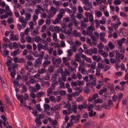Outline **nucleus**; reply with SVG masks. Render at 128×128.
<instances>
[{"mask_svg": "<svg viewBox=\"0 0 128 128\" xmlns=\"http://www.w3.org/2000/svg\"><path fill=\"white\" fill-rule=\"evenodd\" d=\"M80 115H77V116L75 115H72L70 116L71 120H70L72 121V120H74V122L75 124L79 122L80 121L79 118L80 117Z\"/></svg>", "mask_w": 128, "mask_h": 128, "instance_id": "obj_1", "label": "nucleus"}, {"mask_svg": "<svg viewBox=\"0 0 128 128\" xmlns=\"http://www.w3.org/2000/svg\"><path fill=\"white\" fill-rule=\"evenodd\" d=\"M42 59L40 58H38L34 62V67L38 68L40 67V65L42 63Z\"/></svg>", "mask_w": 128, "mask_h": 128, "instance_id": "obj_2", "label": "nucleus"}, {"mask_svg": "<svg viewBox=\"0 0 128 128\" xmlns=\"http://www.w3.org/2000/svg\"><path fill=\"white\" fill-rule=\"evenodd\" d=\"M52 61L53 62V64H55L56 63V66L57 67H59V64H60L61 62V60L60 58H56L54 57L52 58Z\"/></svg>", "mask_w": 128, "mask_h": 128, "instance_id": "obj_3", "label": "nucleus"}, {"mask_svg": "<svg viewBox=\"0 0 128 128\" xmlns=\"http://www.w3.org/2000/svg\"><path fill=\"white\" fill-rule=\"evenodd\" d=\"M96 48H94L93 49H91L89 50H87V51H85V52L86 54H88L90 55H91L92 54L94 53H95L96 51Z\"/></svg>", "mask_w": 128, "mask_h": 128, "instance_id": "obj_4", "label": "nucleus"}, {"mask_svg": "<svg viewBox=\"0 0 128 128\" xmlns=\"http://www.w3.org/2000/svg\"><path fill=\"white\" fill-rule=\"evenodd\" d=\"M21 52V51L19 49H18L11 53L10 54L13 56L14 57L16 56L17 55L19 54Z\"/></svg>", "mask_w": 128, "mask_h": 128, "instance_id": "obj_5", "label": "nucleus"}, {"mask_svg": "<svg viewBox=\"0 0 128 128\" xmlns=\"http://www.w3.org/2000/svg\"><path fill=\"white\" fill-rule=\"evenodd\" d=\"M116 58H120L122 60H123L124 58V54H120L118 51L116 52Z\"/></svg>", "mask_w": 128, "mask_h": 128, "instance_id": "obj_6", "label": "nucleus"}, {"mask_svg": "<svg viewBox=\"0 0 128 128\" xmlns=\"http://www.w3.org/2000/svg\"><path fill=\"white\" fill-rule=\"evenodd\" d=\"M54 66H49L47 70L48 74L53 73L54 72Z\"/></svg>", "mask_w": 128, "mask_h": 128, "instance_id": "obj_7", "label": "nucleus"}, {"mask_svg": "<svg viewBox=\"0 0 128 128\" xmlns=\"http://www.w3.org/2000/svg\"><path fill=\"white\" fill-rule=\"evenodd\" d=\"M46 95L45 93L43 92H40L36 94V97L38 98L42 97Z\"/></svg>", "mask_w": 128, "mask_h": 128, "instance_id": "obj_8", "label": "nucleus"}, {"mask_svg": "<svg viewBox=\"0 0 128 128\" xmlns=\"http://www.w3.org/2000/svg\"><path fill=\"white\" fill-rule=\"evenodd\" d=\"M25 58L28 61H33L34 60V58L32 56L30 55H27L26 57Z\"/></svg>", "mask_w": 128, "mask_h": 128, "instance_id": "obj_9", "label": "nucleus"}, {"mask_svg": "<svg viewBox=\"0 0 128 128\" xmlns=\"http://www.w3.org/2000/svg\"><path fill=\"white\" fill-rule=\"evenodd\" d=\"M96 98V94H93L92 96V98L90 99H88V101L89 102H90L92 101L93 100H94V104L96 103V100H95Z\"/></svg>", "mask_w": 128, "mask_h": 128, "instance_id": "obj_10", "label": "nucleus"}, {"mask_svg": "<svg viewBox=\"0 0 128 128\" xmlns=\"http://www.w3.org/2000/svg\"><path fill=\"white\" fill-rule=\"evenodd\" d=\"M72 34L74 36L76 37L77 36L80 37L81 36V34L80 33H78L77 30H73Z\"/></svg>", "mask_w": 128, "mask_h": 128, "instance_id": "obj_11", "label": "nucleus"}, {"mask_svg": "<svg viewBox=\"0 0 128 128\" xmlns=\"http://www.w3.org/2000/svg\"><path fill=\"white\" fill-rule=\"evenodd\" d=\"M86 16L88 17V15L89 16V17L90 18V20L91 23H92V22L93 21V16L92 14H90V13L87 12L86 14Z\"/></svg>", "mask_w": 128, "mask_h": 128, "instance_id": "obj_12", "label": "nucleus"}, {"mask_svg": "<svg viewBox=\"0 0 128 128\" xmlns=\"http://www.w3.org/2000/svg\"><path fill=\"white\" fill-rule=\"evenodd\" d=\"M6 13L8 14L9 16H12V14L10 10L9 6H7L5 7Z\"/></svg>", "mask_w": 128, "mask_h": 128, "instance_id": "obj_13", "label": "nucleus"}, {"mask_svg": "<svg viewBox=\"0 0 128 128\" xmlns=\"http://www.w3.org/2000/svg\"><path fill=\"white\" fill-rule=\"evenodd\" d=\"M58 84V82L56 80H53L52 83V84L51 87L53 88V89L54 90L55 89V87Z\"/></svg>", "mask_w": 128, "mask_h": 128, "instance_id": "obj_14", "label": "nucleus"}, {"mask_svg": "<svg viewBox=\"0 0 128 128\" xmlns=\"http://www.w3.org/2000/svg\"><path fill=\"white\" fill-rule=\"evenodd\" d=\"M51 63L50 61H48L47 62L46 61H45L42 64V65L44 68H45L48 66Z\"/></svg>", "mask_w": 128, "mask_h": 128, "instance_id": "obj_15", "label": "nucleus"}, {"mask_svg": "<svg viewBox=\"0 0 128 128\" xmlns=\"http://www.w3.org/2000/svg\"><path fill=\"white\" fill-rule=\"evenodd\" d=\"M105 21H103L102 20H100L99 22H98V20H96V26L99 27H100V24H105Z\"/></svg>", "mask_w": 128, "mask_h": 128, "instance_id": "obj_16", "label": "nucleus"}, {"mask_svg": "<svg viewBox=\"0 0 128 128\" xmlns=\"http://www.w3.org/2000/svg\"><path fill=\"white\" fill-rule=\"evenodd\" d=\"M82 3L84 4H88V6H90L91 8H92V4L91 3H89L88 1L87 0H83L82 1Z\"/></svg>", "mask_w": 128, "mask_h": 128, "instance_id": "obj_17", "label": "nucleus"}, {"mask_svg": "<svg viewBox=\"0 0 128 128\" xmlns=\"http://www.w3.org/2000/svg\"><path fill=\"white\" fill-rule=\"evenodd\" d=\"M108 46L111 50H112L115 48L114 46L112 44V43L111 42H110L108 44Z\"/></svg>", "mask_w": 128, "mask_h": 128, "instance_id": "obj_18", "label": "nucleus"}, {"mask_svg": "<svg viewBox=\"0 0 128 128\" xmlns=\"http://www.w3.org/2000/svg\"><path fill=\"white\" fill-rule=\"evenodd\" d=\"M44 46L41 43H39L37 45L38 50V52H40L41 49L43 48Z\"/></svg>", "mask_w": 128, "mask_h": 128, "instance_id": "obj_19", "label": "nucleus"}, {"mask_svg": "<svg viewBox=\"0 0 128 128\" xmlns=\"http://www.w3.org/2000/svg\"><path fill=\"white\" fill-rule=\"evenodd\" d=\"M80 55V54L79 53L77 54L76 55V58H75L74 60L77 62H79L81 60V59L79 56Z\"/></svg>", "mask_w": 128, "mask_h": 128, "instance_id": "obj_20", "label": "nucleus"}, {"mask_svg": "<svg viewBox=\"0 0 128 128\" xmlns=\"http://www.w3.org/2000/svg\"><path fill=\"white\" fill-rule=\"evenodd\" d=\"M109 88L110 90V91L112 93L114 94L115 93V92L114 90V85L113 84H110L109 87Z\"/></svg>", "mask_w": 128, "mask_h": 128, "instance_id": "obj_21", "label": "nucleus"}, {"mask_svg": "<svg viewBox=\"0 0 128 128\" xmlns=\"http://www.w3.org/2000/svg\"><path fill=\"white\" fill-rule=\"evenodd\" d=\"M46 85L49 86L50 85V84L48 82L44 81H42L41 83V86H44Z\"/></svg>", "mask_w": 128, "mask_h": 128, "instance_id": "obj_22", "label": "nucleus"}, {"mask_svg": "<svg viewBox=\"0 0 128 128\" xmlns=\"http://www.w3.org/2000/svg\"><path fill=\"white\" fill-rule=\"evenodd\" d=\"M26 60L24 58H22L18 60V63H23L24 62H26Z\"/></svg>", "mask_w": 128, "mask_h": 128, "instance_id": "obj_23", "label": "nucleus"}, {"mask_svg": "<svg viewBox=\"0 0 128 128\" xmlns=\"http://www.w3.org/2000/svg\"><path fill=\"white\" fill-rule=\"evenodd\" d=\"M35 41L36 42H38L39 41L42 42V38H40V37L38 36H37L35 38Z\"/></svg>", "mask_w": 128, "mask_h": 128, "instance_id": "obj_24", "label": "nucleus"}, {"mask_svg": "<svg viewBox=\"0 0 128 128\" xmlns=\"http://www.w3.org/2000/svg\"><path fill=\"white\" fill-rule=\"evenodd\" d=\"M122 96L123 94L121 92H120V93L118 94V96H117V97L118 99V102H119L120 100L122 98Z\"/></svg>", "mask_w": 128, "mask_h": 128, "instance_id": "obj_25", "label": "nucleus"}, {"mask_svg": "<svg viewBox=\"0 0 128 128\" xmlns=\"http://www.w3.org/2000/svg\"><path fill=\"white\" fill-rule=\"evenodd\" d=\"M44 109L46 110H49L50 108V106L48 104H45L44 105Z\"/></svg>", "mask_w": 128, "mask_h": 128, "instance_id": "obj_26", "label": "nucleus"}, {"mask_svg": "<svg viewBox=\"0 0 128 128\" xmlns=\"http://www.w3.org/2000/svg\"><path fill=\"white\" fill-rule=\"evenodd\" d=\"M22 92H26L28 90V88L27 86L25 85L23 86L22 87Z\"/></svg>", "mask_w": 128, "mask_h": 128, "instance_id": "obj_27", "label": "nucleus"}, {"mask_svg": "<svg viewBox=\"0 0 128 128\" xmlns=\"http://www.w3.org/2000/svg\"><path fill=\"white\" fill-rule=\"evenodd\" d=\"M63 16V14H60V13H58V15L57 16V17L56 18L59 21H60Z\"/></svg>", "mask_w": 128, "mask_h": 128, "instance_id": "obj_28", "label": "nucleus"}, {"mask_svg": "<svg viewBox=\"0 0 128 128\" xmlns=\"http://www.w3.org/2000/svg\"><path fill=\"white\" fill-rule=\"evenodd\" d=\"M30 96L32 98L34 99L35 98L36 96V94H35L32 92H31L30 94Z\"/></svg>", "mask_w": 128, "mask_h": 128, "instance_id": "obj_29", "label": "nucleus"}, {"mask_svg": "<svg viewBox=\"0 0 128 128\" xmlns=\"http://www.w3.org/2000/svg\"><path fill=\"white\" fill-rule=\"evenodd\" d=\"M76 17L80 20L84 18L82 14L79 13H78L76 14Z\"/></svg>", "mask_w": 128, "mask_h": 128, "instance_id": "obj_30", "label": "nucleus"}, {"mask_svg": "<svg viewBox=\"0 0 128 128\" xmlns=\"http://www.w3.org/2000/svg\"><path fill=\"white\" fill-rule=\"evenodd\" d=\"M28 89L29 91L31 92H36V90L35 89V88L34 87H32L31 86H30L28 88Z\"/></svg>", "mask_w": 128, "mask_h": 128, "instance_id": "obj_31", "label": "nucleus"}, {"mask_svg": "<svg viewBox=\"0 0 128 128\" xmlns=\"http://www.w3.org/2000/svg\"><path fill=\"white\" fill-rule=\"evenodd\" d=\"M52 37L53 38V40L56 41L57 40V35L56 33H54L52 34Z\"/></svg>", "mask_w": 128, "mask_h": 128, "instance_id": "obj_32", "label": "nucleus"}, {"mask_svg": "<svg viewBox=\"0 0 128 128\" xmlns=\"http://www.w3.org/2000/svg\"><path fill=\"white\" fill-rule=\"evenodd\" d=\"M114 105L113 102H112V100H110L108 102V107L110 106L111 107L112 106Z\"/></svg>", "mask_w": 128, "mask_h": 128, "instance_id": "obj_33", "label": "nucleus"}, {"mask_svg": "<svg viewBox=\"0 0 128 128\" xmlns=\"http://www.w3.org/2000/svg\"><path fill=\"white\" fill-rule=\"evenodd\" d=\"M7 22L8 24H11L12 23L14 22L13 18H8L7 20Z\"/></svg>", "mask_w": 128, "mask_h": 128, "instance_id": "obj_34", "label": "nucleus"}, {"mask_svg": "<svg viewBox=\"0 0 128 128\" xmlns=\"http://www.w3.org/2000/svg\"><path fill=\"white\" fill-rule=\"evenodd\" d=\"M36 88H35V89L36 91L39 90L41 88V87L40 84H36Z\"/></svg>", "mask_w": 128, "mask_h": 128, "instance_id": "obj_35", "label": "nucleus"}, {"mask_svg": "<svg viewBox=\"0 0 128 128\" xmlns=\"http://www.w3.org/2000/svg\"><path fill=\"white\" fill-rule=\"evenodd\" d=\"M121 2L119 0H115L114 2V4L116 5H119L121 3Z\"/></svg>", "mask_w": 128, "mask_h": 128, "instance_id": "obj_36", "label": "nucleus"}, {"mask_svg": "<svg viewBox=\"0 0 128 128\" xmlns=\"http://www.w3.org/2000/svg\"><path fill=\"white\" fill-rule=\"evenodd\" d=\"M71 20L70 21L71 22H72L76 20V17L75 16V15L74 14H72L71 15Z\"/></svg>", "mask_w": 128, "mask_h": 128, "instance_id": "obj_37", "label": "nucleus"}, {"mask_svg": "<svg viewBox=\"0 0 128 128\" xmlns=\"http://www.w3.org/2000/svg\"><path fill=\"white\" fill-rule=\"evenodd\" d=\"M13 47L12 48V49L14 47V49H16L18 47V44L16 42H14L13 43Z\"/></svg>", "mask_w": 128, "mask_h": 128, "instance_id": "obj_38", "label": "nucleus"}, {"mask_svg": "<svg viewBox=\"0 0 128 128\" xmlns=\"http://www.w3.org/2000/svg\"><path fill=\"white\" fill-rule=\"evenodd\" d=\"M49 99L51 100L52 101H53L54 102H56V100L55 99V97L53 96H51L49 97Z\"/></svg>", "mask_w": 128, "mask_h": 128, "instance_id": "obj_39", "label": "nucleus"}, {"mask_svg": "<svg viewBox=\"0 0 128 128\" xmlns=\"http://www.w3.org/2000/svg\"><path fill=\"white\" fill-rule=\"evenodd\" d=\"M78 12L80 13H82L83 12V10L82 7L80 6H79L78 8Z\"/></svg>", "mask_w": 128, "mask_h": 128, "instance_id": "obj_40", "label": "nucleus"}, {"mask_svg": "<svg viewBox=\"0 0 128 128\" xmlns=\"http://www.w3.org/2000/svg\"><path fill=\"white\" fill-rule=\"evenodd\" d=\"M104 46L103 44L101 43L98 45L97 47L98 49H101L103 48Z\"/></svg>", "mask_w": 128, "mask_h": 128, "instance_id": "obj_41", "label": "nucleus"}, {"mask_svg": "<svg viewBox=\"0 0 128 128\" xmlns=\"http://www.w3.org/2000/svg\"><path fill=\"white\" fill-rule=\"evenodd\" d=\"M55 29V26H51L49 27V29L51 32H53L54 31Z\"/></svg>", "mask_w": 128, "mask_h": 128, "instance_id": "obj_42", "label": "nucleus"}, {"mask_svg": "<svg viewBox=\"0 0 128 128\" xmlns=\"http://www.w3.org/2000/svg\"><path fill=\"white\" fill-rule=\"evenodd\" d=\"M50 10L55 14L56 12V10H58L57 9H56V8L52 6L50 8Z\"/></svg>", "mask_w": 128, "mask_h": 128, "instance_id": "obj_43", "label": "nucleus"}, {"mask_svg": "<svg viewBox=\"0 0 128 128\" xmlns=\"http://www.w3.org/2000/svg\"><path fill=\"white\" fill-rule=\"evenodd\" d=\"M26 13L25 14L26 16V19L28 20L30 19V18L31 17V15L30 13H28V14H26Z\"/></svg>", "mask_w": 128, "mask_h": 128, "instance_id": "obj_44", "label": "nucleus"}, {"mask_svg": "<svg viewBox=\"0 0 128 128\" xmlns=\"http://www.w3.org/2000/svg\"><path fill=\"white\" fill-rule=\"evenodd\" d=\"M26 38L27 40V42H30L31 41L32 38L30 37L28 35L26 37Z\"/></svg>", "mask_w": 128, "mask_h": 128, "instance_id": "obj_45", "label": "nucleus"}, {"mask_svg": "<svg viewBox=\"0 0 128 128\" xmlns=\"http://www.w3.org/2000/svg\"><path fill=\"white\" fill-rule=\"evenodd\" d=\"M44 52L43 51H40V58L42 59H43V57L44 56Z\"/></svg>", "mask_w": 128, "mask_h": 128, "instance_id": "obj_46", "label": "nucleus"}, {"mask_svg": "<svg viewBox=\"0 0 128 128\" xmlns=\"http://www.w3.org/2000/svg\"><path fill=\"white\" fill-rule=\"evenodd\" d=\"M87 29L88 30V31H94L95 30V28H92L91 26L88 27Z\"/></svg>", "mask_w": 128, "mask_h": 128, "instance_id": "obj_47", "label": "nucleus"}, {"mask_svg": "<svg viewBox=\"0 0 128 128\" xmlns=\"http://www.w3.org/2000/svg\"><path fill=\"white\" fill-rule=\"evenodd\" d=\"M24 18L22 16H20L19 18V21L22 23L25 22V21L23 20Z\"/></svg>", "mask_w": 128, "mask_h": 128, "instance_id": "obj_48", "label": "nucleus"}, {"mask_svg": "<svg viewBox=\"0 0 128 128\" xmlns=\"http://www.w3.org/2000/svg\"><path fill=\"white\" fill-rule=\"evenodd\" d=\"M36 107L37 110H38V111L40 112L41 111L42 109L40 108V104H37L36 105Z\"/></svg>", "mask_w": 128, "mask_h": 128, "instance_id": "obj_49", "label": "nucleus"}, {"mask_svg": "<svg viewBox=\"0 0 128 128\" xmlns=\"http://www.w3.org/2000/svg\"><path fill=\"white\" fill-rule=\"evenodd\" d=\"M78 84L76 82H72L71 84L72 86L73 87L74 86H76L78 85Z\"/></svg>", "mask_w": 128, "mask_h": 128, "instance_id": "obj_50", "label": "nucleus"}, {"mask_svg": "<svg viewBox=\"0 0 128 128\" xmlns=\"http://www.w3.org/2000/svg\"><path fill=\"white\" fill-rule=\"evenodd\" d=\"M80 63L79 64L80 66H81L83 67L84 66L85 64L84 61V60H80Z\"/></svg>", "mask_w": 128, "mask_h": 128, "instance_id": "obj_51", "label": "nucleus"}, {"mask_svg": "<svg viewBox=\"0 0 128 128\" xmlns=\"http://www.w3.org/2000/svg\"><path fill=\"white\" fill-rule=\"evenodd\" d=\"M103 102V101L101 98H98L96 99V104L101 103H102Z\"/></svg>", "mask_w": 128, "mask_h": 128, "instance_id": "obj_52", "label": "nucleus"}, {"mask_svg": "<svg viewBox=\"0 0 128 128\" xmlns=\"http://www.w3.org/2000/svg\"><path fill=\"white\" fill-rule=\"evenodd\" d=\"M54 30L56 32L57 31H58V32H60V30H62L60 27L57 26H55V29Z\"/></svg>", "mask_w": 128, "mask_h": 128, "instance_id": "obj_53", "label": "nucleus"}, {"mask_svg": "<svg viewBox=\"0 0 128 128\" xmlns=\"http://www.w3.org/2000/svg\"><path fill=\"white\" fill-rule=\"evenodd\" d=\"M102 16V13L101 12L98 11L96 12V16L98 17H100Z\"/></svg>", "mask_w": 128, "mask_h": 128, "instance_id": "obj_54", "label": "nucleus"}, {"mask_svg": "<svg viewBox=\"0 0 128 128\" xmlns=\"http://www.w3.org/2000/svg\"><path fill=\"white\" fill-rule=\"evenodd\" d=\"M39 120V119H38L37 118H36L35 120V122L37 124L40 125L42 123L41 120Z\"/></svg>", "mask_w": 128, "mask_h": 128, "instance_id": "obj_55", "label": "nucleus"}, {"mask_svg": "<svg viewBox=\"0 0 128 128\" xmlns=\"http://www.w3.org/2000/svg\"><path fill=\"white\" fill-rule=\"evenodd\" d=\"M0 18L1 19H4L5 18H7L8 17V15L6 14L3 16H0Z\"/></svg>", "mask_w": 128, "mask_h": 128, "instance_id": "obj_56", "label": "nucleus"}, {"mask_svg": "<svg viewBox=\"0 0 128 128\" xmlns=\"http://www.w3.org/2000/svg\"><path fill=\"white\" fill-rule=\"evenodd\" d=\"M93 108V106L91 104H89L88 107V111H90V110Z\"/></svg>", "mask_w": 128, "mask_h": 128, "instance_id": "obj_57", "label": "nucleus"}, {"mask_svg": "<svg viewBox=\"0 0 128 128\" xmlns=\"http://www.w3.org/2000/svg\"><path fill=\"white\" fill-rule=\"evenodd\" d=\"M71 64L72 65L74 66L75 68H76L77 67L78 64L76 62L74 61L72 62L71 63Z\"/></svg>", "mask_w": 128, "mask_h": 128, "instance_id": "obj_58", "label": "nucleus"}, {"mask_svg": "<svg viewBox=\"0 0 128 128\" xmlns=\"http://www.w3.org/2000/svg\"><path fill=\"white\" fill-rule=\"evenodd\" d=\"M70 58H67L66 57H63V60L64 62H66V61H68L69 60H70Z\"/></svg>", "mask_w": 128, "mask_h": 128, "instance_id": "obj_59", "label": "nucleus"}, {"mask_svg": "<svg viewBox=\"0 0 128 128\" xmlns=\"http://www.w3.org/2000/svg\"><path fill=\"white\" fill-rule=\"evenodd\" d=\"M77 106L75 105H73L72 110L74 111V112L76 113L77 112Z\"/></svg>", "mask_w": 128, "mask_h": 128, "instance_id": "obj_60", "label": "nucleus"}, {"mask_svg": "<svg viewBox=\"0 0 128 128\" xmlns=\"http://www.w3.org/2000/svg\"><path fill=\"white\" fill-rule=\"evenodd\" d=\"M87 71L86 70V69H85L84 68V67H83L82 70H81V72L83 74H86L87 73Z\"/></svg>", "mask_w": 128, "mask_h": 128, "instance_id": "obj_61", "label": "nucleus"}, {"mask_svg": "<svg viewBox=\"0 0 128 128\" xmlns=\"http://www.w3.org/2000/svg\"><path fill=\"white\" fill-rule=\"evenodd\" d=\"M71 50L74 52H76L77 50V48H76V46H72Z\"/></svg>", "mask_w": 128, "mask_h": 128, "instance_id": "obj_62", "label": "nucleus"}, {"mask_svg": "<svg viewBox=\"0 0 128 128\" xmlns=\"http://www.w3.org/2000/svg\"><path fill=\"white\" fill-rule=\"evenodd\" d=\"M60 38L62 40H64L65 38V36L62 33L60 34Z\"/></svg>", "mask_w": 128, "mask_h": 128, "instance_id": "obj_63", "label": "nucleus"}, {"mask_svg": "<svg viewBox=\"0 0 128 128\" xmlns=\"http://www.w3.org/2000/svg\"><path fill=\"white\" fill-rule=\"evenodd\" d=\"M118 98L117 96L115 95L113 96L112 97V99L113 101L116 102V101Z\"/></svg>", "mask_w": 128, "mask_h": 128, "instance_id": "obj_64", "label": "nucleus"}]
</instances>
